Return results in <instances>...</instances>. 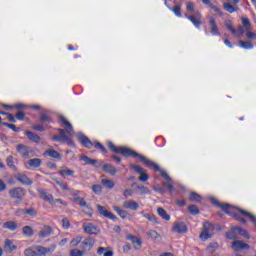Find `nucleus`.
I'll use <instances>...</instances> for the list:
<instances>
[{"instance_id": "1", "label": "nucleus", "mask_w": 256, "mask_h": 256, "mask_svg": "<svg viewBox=\"0 0 256 256\" xmlns=\"http://www.w3.org/2000/svg\"><path fill=\"white\" fill-rule=\"evenodd\" d=\"M108 148L110 149V151H112L113 153H119L120 155H123L124 157H138L139 161H141V163H144L145 165H147V167H150V169H153L154 171H160V175L161 177H163V179H165L166 181H171V177H169V174H167V172L165 171H161V168L159 167V165L155 164V162L147 159V157L131 150L130 148L127 147H123V146H115V144H113V142H108Z\"/></svg>"}, {"instance_id": "2", "label": "nucleus", "mask_w": 256, "mask_h": 256, "mask_svg": "<svg viewBox=\"0 0 256 256\" xmlns=\"http://www.w3.org/2000/svg\"><path fill=\"white\" fill-rule=\"evenodd\" d=\"M58 119L62 127H65V130L59 128V135L53 136V140L59 141L60 143H66L67 145H69V147H75V143L73 142V140L69 139V137H73V135H75V132L73 131V125H71L67 118H65V116L63 115H60Z\"/></svg>"}, {"instance_id": "3", "label": "nucleus", "mask_w": 256, "mask_h": 256, "mask_svg": "<svg viewBox=\"0 0 256 256\" xmlns=\"http://www.w3.org/2000/svg\"><path fill=\"white\" fill-rule=\"evenodd\" d=\"M57 249V244H51L49 247L42 245L33 246L27 248L24 251L25 256H47L49 253H54Z\"/></svg>"}, {"instance_id": "4", "label": "nucleus", "mask_w": 256, "mask_h": 256, "mask_svg": "<svg viewBox=\"0 0 256 256\" xmlns=\"http://www.w3.org/2000/svg\"><path fill=\"white\" fill-rule=\"evenodd\" d=\"M8 195L11 199H14L15 205H19L23 199H25V195H27V190L23 187H15L8 191Z\"/></svg>"}, {"instance_id": "5", "label": "nucleus", "mask_w": 256, "mask_h": 256, "mask_svg": "<svg viewBox=\"0 0 256 256\" xmlns=\"http://www.w3.org/2000/svg\"><path fill=\"white\" fill-rule=\"evenodd\" d=\"M186 19L191 21L193 23L194 27L199 29L201 25H203V15H201V12L199 10H196L193 12L192 15H185Z\"/></svg>"}, {"instance_id": "6", "label": "nucleus", "mask_w": 256, "mask_h": 256, "mask_svg": "<svg viewBox=\"0 0 256 256\" xmlns=\"http://www.w3.org/2000/svg\"><path fill=\"white\" fill-rule=\"evenodd\" d=\"M215 230V226L212 223L206 222L204 223V230L200 234V239L202 241H207L210 237H213V231Z\"/></svg>"}, {"instance_id": "7", "label": "nucleus", "mask_w": 256, "mask_h": 256, "mask_svg": "<svg viewBox=\"0 0 256 256\" xmlns=\"http://www.w3.org/2000/svg\"><path fill=\"white\" fill-rule=\"evenodd\" d=\"M16 151L18 153H20V155L24 158V159H29V156L31 155V153H33V149H31V147L25 145V144H18L16 146Z\"/></svg>"}, {"instance_id": "8", "label": "nucleus", "mask_w": 256, "mask_h": 256, "mask_svg": "<svg viewBox=\"0 0 256 256\" xmlns=\"http://www.w3.org/2000/svg\"><path fill=\"white\" fill-rule=\"evenodd\" d=\"M97 210L99 215H102L103 217H107V219H111L112 221H117V216L115 214L109 212L105 207L97 204Z\"/></svg>"}, {"instance_id": "9", "label": "nucleus", "mask_w": 256, "mask_h": 256, "mask_svg": "<svg viewBox=\"0 0 256 256\" xmlns=\"http://www.w3.org/2000/svg\"><path fill=\"white\" fill-rule=\"evenodd\" d=\"M82 229L84 230V233H87L88 235H97V233H99V228L92 223H84Z\"/></svg>"}, {"instance_id": "10", "label": "nucleus", "mask_w": 256, "mask_h": 256, "mask_svg": "<svg viewBox=\"0 0 256 256\" xmlns=\"http://www.w3.org/2000/svg\"><path fill=\"white\" fill-rule=\"evenodd\" d=\"M209 27H210V33L214 36L221 35V32H219V27L217 26V22L215 21V18L213 16L209 17L208 21Z\"/></svg>"}, {"instance_id": "11", "label": "nucleus", "mask_w": 256, "mask_h": 256, "mask_svg": "<svg viewBox=\"0 0 256 256\" xmlns=\"http://www.w3.org/2000/svg\"><path fill=\"white\" fill-rule=\"evenodd\" d=\"M38 193L44 201H47V203L50 205H55V199L53 198V195L47 193V191L43 189H38Z\"/></svg>"}, {"instance_id": "12", "label": "nucleus", "mask_w": 256, "mask_h": 256, "mask_svg": "<svg viewBox=\"0 0 256 256\" xmlns=\"http://www.w3.org/2000/svg\"><path fill=\"white\" fill-rule=\"evenodd\" d=\"M232 249L235 251H243V249H251V246L241 240H236L232 242Z\"/></svg>"}, {"instance_id": "13", "label": "nucleus", "mask_w": 256, "mask_h": 256, "mask_svg": "<svg viewBox=\"0 0 256 256\" xmlns=\"http://www.w3.org/2000/svg\"><path fill=\"white\" fill-rule=\"evenodd\" d=\"M14 177L22 185H33V180L27 177L25 174L18 173Z\"/></svg>"}, {"instance_id": "14", "label": "nucleus", "mask_w": 256, "mask_h": 256, "mask_svg": "<svg viewBox=\"0 0 256 256\" xmlns=\"http://www.w3.org/2000/svg\"><path fill=\"white\" fill-rule=\"evenodd\" d=\"M124 209H130V211H137L139 209V203L135 200H128L123 202Z\"/></svg>"}, {"instance_id": "15", "label": "nucleus", "mask_w": 256, "mask_h": 256, "mask_svg": "<svg viewBox=\"0 0 256 256\" xmlns=\"http://www.w3.org/2000/svg\"><path fill=\"white\" fill-rule=\"evenodd\" d=\"M172 231L174 233H187V225L183 222H175Z\"/></svg>"}, {"instance_id": "16", "label": "nucleus", "mask_w": 256, "mask_h": 256, "mask_svg": "<svg viewBox=\"0 0 256 256\" xmlns=\"http://www.w3.org/2000/svg\"><path fill=\"white\" fill-rule=\"evenodd\" d=\"M81 161H83L86 165H92V167H101L98 160L91 159L89 156L82 155L80 157Z\"/></svg>"}, {"instance_id": "17", "label": "nucleus", "mask_w": 256, "mask_h": 256, "mask_svg": "<svg viewBox=\"0 0 256 256\" xmlns=\"http://www.w3.org/2000/svg\"><path fill=\"white\" fill-rule=\"evenodd\" d=\"M78 139H79L81 145H84L87 149H91V147H93V145H94V143L91 142V140L84 134H80L78 136Z\"/></svg>"}, {"instance_id": "18", "label": "nucleus", "mask_w": 256, "mask_h": 256, "mask_svg": "<svg viewBox=\"0 0 256 256\" xmlns=\"http://www.w3.org/2000/svg\"><path fill=\"white\" fill-rule=\"evenodd\" d=\"M53 233V229H51V226H44L38 233V237L40 239H46V237H49Z\"/></svg>"}, {"instance_id": "19", "label": "nucleus", "mask_w": 256, "mask_h": 256, "mask_svg": "<svg viewBox=\"0 0 256 256\" xmlns=\"http://www.w3.org/2000/svg\"><path fill=\"white\" fill-rule=\"evenodd\" d=\"M203 5H208L212 11H214L215 13H217V15H219L220 17H223V11H221V8L213 5V3H211V0H202Z\"/></svg>"}, {"instance_id": "20", "label": "nucleus", "mask_w": 256, "mask_h": 256, "mask_svg": "<svg viewBox=\"0 0 256 256\" xmlns=\"http://www.w3.org/2000/svg\"><path fill=\"white\" fill-rule=\"evenodd\" d=\"M81 245L83 249L90 250L93 248V245H95V240L91 237H88L81 242Z\"/></svg>"}, {"instance_id": "21", "label": "nucleus", "mask_w": 256, "mask_h": 256, "mask_svg": "<svg viewBox=\"0 0 256 256\" xmlns=\"http://www.w3.org/2000/svg\"><path fill=\"white\" fill-rule=\"evenodd\" d=\"M102 169L103 171H105V173H108V175H112V176L117 175V168H115V166L111 164H104L102 166Z\"/></svg>"}, {"instance_id": "22", "label": "nucleus", "mask_w": 256, "mask_h": 256, "mask_svg": "<svg viewBox=\"0 0 256 256\" xmlns=\"http://www.w3.org/2000/svg\"><path fill=\"white\" fill-rule=\"evenodd\" d=\"M41 163H43V161H41V159L39 158H33L27 161V165L32 169H37L41 167Z\"/></svg>"}, {"instance_id": "23", "label": "nucleus", "mask_w": 256, "mask_h": 256, "mask_svg": "<svg viewBox=\"0 0 256 256\" xmlns=\"http://www.w3.org/2000/svg\"><path fill=\"white\" fill-rule=\"evenodd\" d=\"M59 175H61V177H73V175H75V172L68 167H62L59 170Z\"/></svg>"}, {"instance_id": "24", "label": "nucleus", "mask_w": 256, "mask_h": 256, "mask_svg": "<svg viewBox=\"0 0 256 256\" xmlns=\"http://www.w3.org/2000/svg\"><path fill=\"white\" fill-rule=\"evenodd\" d=\"M17 227H19V225L15 221H6L3 224V229H8L9 231H17Z\"/></svg>"}, {"instance_id": "25", "label": "nucleus", "mask_w": 256, "mask_h": 256, "mask_svg": "<svg viewBox=\"0 0 256 256\" xmlns=\"http://www.w3.org/2000/svg\"><path fill=\"white\" fill-rule=\"evenodd\" d=\"M232 231H234V234L236 235H242V237H244L245 239H249V233H247V231L243 230V228L241 227H232Z\"/></svg>"}, {"instance_id": "26", "label": "nucleus", "mask_w": 256, "mask_h": 256, "mask_svg": "<svg viewBox=\"0 0 256 256\" xmlns=\"http://www.w3.org/2000/svg\"><path fill=\"white\" fill-rule=\"evenodd\" d=\"M128 241H131L135 249H141V240L133 235L127 236Z\"/></svg>"}, {"instance_id": "27", "label": "nucleus", "mask_w": 256, "mask_h": 256, "mask_svg": "<svg viewBox=\"0 0 256 256\" xmlns=\"http://www.w3.org/2000/svg\"><path fill=\"white\" fill-rule=\"evenodd\" d=\"M44 155H48V157H51L52 159H62L61 154L53 149L46 150Z\"/></svg>"}, {"instance_id": "28", "label": "nucleus", "mask_w": 256, "mask_h": 256, "mask_svg": "<svg viewBox=\"0 0 256 256\" xmlns=\"http://www.w3.org/2000/svg\"><path fill=\"white\" fill-rule=\"evenodd\" d=\"M26 137H28V139L30 141H33L34 143H39V141H41V137H39V135L31 132V131H26Z\"/></svg>"}, {"instance_id": "29", "label": "nucleus", "mask_w": 256, "mask_h": 256, "mask_svg": "<svg viewBox=\"0 0 256 256\" xmlns=\"http://www.w3.org/2000/svg\"><path fill=\"white\" fill-rule=\"evenodd\" d=\"M203 200V197H201V195H199L196 192H191L190 196H189V201H192L193 203H201V201Z\"/></svg>"}, {"instance_id": "30", "label": "nucleus", "mask_w": 256, "mask_h": 256, "mask_svg": "<svg viewBox=\"0 0 256 256\" xmlns=\"http://www.w3.org/2000/svg\"><path fill=\"white\" fill-rule=\"evenodd\" d=\"M40 121L43 125H45V127H47V125H49L51 122V116H49V114L42 113L40 114Z\"/></svg>"}, {"instance_id": "31", "label": "nucleus", "mask_w": 256, "mask_h": 256, "mask_svg": "<svg viewBox=\"0 0 256 256\" xmlns=\"http://www.w3.org/2000/svg\"><path fill=\"white\" fill-rule=\"evenodd\" d=\"M22 233L26 237H33V235H35V232L33 231V228H31V226L22 227Z\"/></svg>"}, {"instance_id": "32", "label": "nucleus", "mask_w": 256, "mask_h": 256, "mask_svg": "<svg viewBox=\"0 0 256 256\" xmlns=\"http://www.w3.org/2000/svg\"><path fill=\"white\" fill-rule=\"evenodd\" d=\"M113 210L116 211L117 215H119V217H121L122 219H127V215H129L127 211L119 208L118 206H113Z\"/></svg>"}, {"instance_id": "33", "label": "nucleus", "mask_w": 256, "mask_h": 256, "mask_svg": "<svg viewBox=\"0 0 256 256\" xmlns=\"http://www.w3.org/2000/svg\"><path fill=\"white\" fill-rule=\"evenodd\" d=\"M157 213L165 221H169V219H171V216H169V214H167V211H165V209H163L162 207L157 209Z\"/></svg>"}, {"instance_id": "34", "label": "nucleus", "mask_w": 256, "mask_h": 256, "mask_svg": "<svg viewBox=\"0 0 256 256\" xmlns=\"http://www.w3.org/2000/svg\"><path fill=\"white\" fill-rule=\"evenodd\" d=\"M4 247L6 251H9V253H12V251H15V249H17V246H15L11 240H6Z\"/></svg>"}, {"instance_id": "35", "label": "nucleus", "mask_w": 256, "mask_h": 256, "mask_svg": "<svg viewBox=\"0 0 256 256\" xmlns=\"http://www.w3.org/2000/svg\"><path fill=\"white\" fill-rule=\"evenodd\" d=\"M219 249V244L217 242L211 243L207 246L206 251L210 254H213Z\"/></svg>"}, {"instance_id": "36", "label": "nucleus", "mask_w": 256, "mask_h": 256, "mask_svg": "<svg viewBox=\"0 0 256 256\" xmlns=\"http://www.w3.org/2000/svg\"><path fill=\"white\" fill-rule=\"evenodd\" d=\"M97 253H98V255H104V256H113L114 255L113 251H107V248H105V247H99L97 249Z\"/></svg>"}, {"instance_id": "37", "label": "nucleus", "mask_w": 256, "mask_h": 256, "mask_svg": "<svg viewBox=\"0 0 256 256\" xmlns=\"http://www.w3.org/2000/svg\"><path fill=\"white\" fill-rule=\"evenodd\" d=\"M101 183L106 189H113V187H115V182H113V180L102 179Z\"/></svg>"}, {"instance_id": "38", "label": "nucleus", "mask_w": 256, "mask_h": 256, "mask_svg": "<svg viewBox=\"0 0 256 256\" xmlns=\"http://www.w3.org/2000/svg\"><path fill=\"white\" fill-rule=\"evenodd\" d=\"M141 215H143V217H145V219H148V221H150L151 223H154V225H157V223H159L155 215L145 214L143 212H141Z\"/></svg>"}, {"instance_id": "39", "label": "nucleus", "mask_w": 256, "mask_h": 256, "mask_svg": "<svg viewBox=\"0 0 256 256\" xmlns=\"http://www.w3.org/2000/svg\"><path fill=\"white\" fill-rule=\"evenodd\" d=\"M168 9H170V11H173L174 15H176V17H183V14L181 13L180 5H175L173 8L168 7Z\"/></svg>"}, {"instance_id": "40", "label": "nucleus", "mask_w": 256, "mask_h": 256, "mask_svg": "<svg viewBox=\"0 0 256 256\" xmlns=\"http://www.w3.org/2000/svg\"><path fill=\"white\" fill-rule=\"evenodd\" d=\"M2 125L4 127H8V129H11L12 131H14V133H19L21 131V128L15 126V124H9L7 122H3Z\"/></svg>"}, {"instance_id": "41", "label": "nucleus", "mask_w": 256, "mask_h": 256, "mask_svg": "<svg viewBox=\"0 0 256 256\" xmlns=\"http://www.w3.org/2000/svg\"><path fill=\"white\" fill-rule=\"evenodd\" d=\"M239 46L242 47V49H253V43L249 41H239Z\"/></svg>"}, {"instance_id": "42", "label": "nucleus", "mask_w": 256, "mask_h": 256, "mask_svg": "<svg viewBox=\"0 0 256 256\" xmlns=\"http://www.w3.org/2000/svg\"><path fill=\"white\" fill-rule=\"evenodd\" d=\"M188 211L190 215H199V207L197 205H190L188 206Z\"/></svg>"}, {"instance_id": "43", "label": "nucleus", "mask_w": 256, "mask_h": 256, "mask_svg": "<svg viewBox=\"0 0 256 256\" xmlns=\"http://www.w3.org/2000/svg\"><path fill=\"white\" fill-rule=\"evenodd\" d=\"M223 7L225 9V11H227L228 13H235V11H237V9H239L238 7H233V5L229 4V3H224Z\"/></svg>"}, {"instance_id": "44", "label": "nucleus", "mask_w": 256, "mask_h": 256, "mask_svg": "<svg viewBox=\"0 0 256 256\" xmlns=\"http://www.w3.org/2000/svg\"><path fill=\"white\" fill-rule=\"evenodd\" d=\"M83 237L82 236H76L73 238L70 242L71 247H77L79 243H82Z\"/></svg>"}, {"instance_id": "45", "label": "nucleus", "mask_w": 256, "mask_h": 256, "mask_svg": "<svg viewBox=\"0 0 256 256\" xmlns=\"http://www.w3.org/2000/svg\"><path fill=\"white\" fill-rule=\"evenodd\" d=\"M24 215H29L30 217H37V210H35V208L24 209Z\"/></svg>"}, {"instance_id": "46", "label": "nucleus", "mask_w": 256, "mask_h": 256, "mask_svg": "<svg viewBox=\"0 0 256 256\" xmlns=\"http://www.w3.org/2000/svg\"><path fill=\"white\" fill-rule=\"evenodd\" d=\"M243 33H245V29L243 26H239L236 30L234 29L232 35H235V37H242Z\"/></svg>"}, {"instance_id": "47", "label": "nucleus", "mask_w": 256, "mask_h": 256, "mask_svg": "<svg viewBox=\"0 0 256 256\" xmlns=\"http://www.w3.org/2000/svg\"><path fill=\"white\" fill-rule=\"evenodd\" d=\"M138 179L142 182L145 183L146 181H149V176L147 175V172L143 170L142 172L139 173Z\"/></svg>"}, {"instance_id": "48", "label": "nucleus", "mask_w": 256, "mask_h": 256, "mask_svg": "<svg viewBox=\"0 0 256 256\" xmlns=\"http://www.w3.org/2000/svg\"><path fill=\"white\" fill-rule=\"evenodd\" d=\"M227 239H230L231 241H235L237 239V235L235 234V231H233V227L230 231L226 232Z\"/></svg>"}, {"instance_id": "49", "label": "nucleus", "mask_w": 256, "mask_h": 256, "mask_svg": "<svg viewBox=\"0 0 256 256\" xmlns=\"http://www.w3.org/2000/svg\"><path fill=\"white\" fill-rule=\"evenodd\" d=\"M137 189L140 191V195H149L151 193V190L145 186H137Z\"/></svg>"}, {"instance_id": "50", "label": "nucleus", "mask_w": 256, "mask_h": 256, "mask_svg": "<svg viewBox=\"0 0 256 256\" xmlns=\"http://www.w3.org/2000/svg\"><path fill=\"white\" fill-rule=\"evenodd\" d=\"M74 201L76 203H78V205H80V207H86V205H87V202L85 201V199L81 198V197H74Z\"/></svg>"}, {"instance_id": "51", "label": "nucleus", "mask_w": 256, "mask_h": 256, "mask_svg": "<svg viewBox=\"0 0 256 256\" xmlns=\"http://www.w3.org/2000/svg\"><path fill=\"white\" fill-rule=\"evenodd\" d=\"M93 147H95V149H99L101 153H107V149L105 148V146H103L99 142H94Z\"/></svg>"}, {"instance_id": "52", "label": "nucleus", "mask_w": 256, "mask_h": 256, "mask_svg": "<svg viewBox=\"0 0 256 256\" xmlns=\"http://www.w3.org/2000/svg\"><path fill=\"white\" fill-rule=\"evenodd\" d=\"M83 212L89 217H93V208H91V206L86 204V206L83 208Z\"/></svg>"}, {"instance_id": "53", "label": "nucleus", "mask_w": 256, "mask_h": 256, "mask_svg": "<svg viewBox=\"0 0 256 256\" xmlns=\"http://www.w3.org/2000/svg\"><path fill=\"white\" fill-rule=\"evenodd\" d=\"M130 168L133 170V171H136V173H143V171H145V169H143V167L137 165V164H131L130 165Z\"/></svg>"}, {"instance_id": "54", "label": "nucleus", "mask_w": 256, "mask_h": 256, "mask_svg": "<svg viewBox=\"0 0 256 256\" xmlns=\"http://www.w3.org/2000/svg\"><path fill=\"white\" fill-rule=\"evenodd\" d=\"M92 191L96 195H101V193L103 192V188L101 187V185H93L92 186Z\"/></svg>"}, {"instance_id": "55", "label": "nucleus", "mask_w": 256, "mask_h": 256, "mask_svg": "<svg viewBox=\"0 0 256 256\" xmlns=\"http://www.w3.org/2000/svg\"><path fill=\"white\" fill-rule=\"evenodd\" d=\"M6 163H7L8 167H10L11 169H17V167L15 166V164L13 162V156H8L6 159Z\"/></svg>"}, {"instance_id": "56", "label": "nucleus", "mask_w": 256, "mask_h": 256, "mask_svg": "<svg viewBox=\"0 0 256 256\" xmlns=\"http://www.w3.org/2000/svg\"><path fill=\"white\" fill-rule=\"evenodd\" d=\"M225 27L231 33H235V28L233 27V23L231 22V20L225 22Z\"/></svg>"}, {"instance_id": "57", "label": "nucleus", "mask_w": 256, "mask_h": 256, "mask_svg": "<svg viewBox=\"0 0 256 256\" xmlns=\"http://www.w3.org/2000/svg\"><path fill=\"white\" fill-rule=\"evenodd\" d=\"M56 183H57V185H59V187L62 189V191H69V186L67 185V183H65L63 181H57Z\"/></svg>"}, {"instance_id": "58", "label": "nucleus", "mask_w": 256, "mask_h": 256, "mask_svg": "<svg viewBox=\"0 0 256 256\" xmlns=\"http://www.w3.org/2000/svg\"><path fill=\"white\" fill-rule=\"evenodd\" d=\"M148 237H150L151 239H157V237H159V233H157V231L155 230H150L147 232Z\"/></svg>"}, {"instance_id": "59", "label": "nucleus", "mask_w": 256, "mask_h": 256, "mask_svg": "<svg viewBox=\"0 0 256 256\" xmlns=\"http://www.w3.org/2000/svg\"><path fill=\"white\" fill-rule=\"evenodd\" d=\"M83 251L79 249H73L70 251L71 256H83Z\"/></svg>"}, {"instance_id": "60", "label": "nucleus", "mask_w": 256, "mask_h": 256, "mask_svg": "<svg viewBox=\"0 0 256 256\" xmlns=\"http://www.w3.org/2000/svg\"><path fill=\"white\" fill-rule=\"evenodd\" d=\"M62 227L63 229H69V227H71V223L69 222V219L67 218L62 219Z\"/></svg>"}, {"instance_id": "61", "label": "nucleus", "mask_w": 256, "mask_h": 256, "mask_svg": "<svg viewBox=\"0 0 256 256\" xmlns=\"http://www.w3.org/2000/svg\"><path fill=\"white\" fill-rule=\"evenodd\" d=\"M16 119H18V121H23V119H25V112L23 111H18L16 113Z\"/></svg>"}, {"instance_id": "62", "label": "nucleus", "mask_w": 256, "mask_h": 256, "mask_svg": "<svg viewBox=\"0 0 256 256\" xmlns=\"http://www.w3.org/2000/svg\"><path fill=\"white\" fill-rule=\"evenodd\" d=\"M124 197L127 199V197H133V189H126L123 192Z\"/></svg>"}, {"instance_id": "63", "label": "nucleus", "mask_w": 256, "mask_h": 256, "mask_svg": "<svg viewBox=\"0 0 256 256\" xmlns=\"http://www.w3.org/2000/svg\"><path fill=\"white\" fill-rule=\"evenodd\" d=\"M33 129H34L35 131L43 132V131H45V126H44V125L36 124V125L33 126Z\"/></svg>"}, {"instance_id": "64", "label": "nucleus", "mask_w": 256, "mask_h": 256, "mask_svg": "<svg viewBox=\"0 0 256 256\" xmlns=\"http://www.w3.org/2000/svg\"><path fill=\"white\" fill-rule=\"evenodd\" d=\"M246 37L248 39H256V33L255 32H251V31H248L246 32Z\"/></svg>"}]
</instances>
